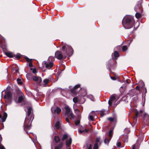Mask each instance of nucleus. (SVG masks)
<instances>
[{
  "mask_svg": "<svg viewBox=\"0 0 149 149\" xmlns=\"http://www.w3.org/2000/svg\"><path fill=\"white\" fill-rule=\"evenodd\" d=\"M55 149H61L56 146H55Z\"/></svg>",
  "mask_w": 149,
  "mask_h": 149,
  "instance_id": "57",
  "label": "nucleus"
},
{
  "mask_svg": "<svg viewBox=\"0 0 149 149\" xmlns=\"http://www.w3.org/2000/svg\"><path fill=\"white\" fill-rule=\"evenodd\" d=\"M32 121V120H31V121H30L28 123H26V119H25L24 123V129L27 134L28 133L27 130H30L31 128V124Z\"/></svg>",
  "mask_w": 149,
  "mask_h": 149,
  "instance_id": "7",
  "label": "nucleus"
},
{
  "mask_svg": "<svg viewBox=\"0 0 149 149\" xmlns=\"http://www.w3.org/2000/svg\"><path fill=\"white\" fill-rule=\"evenodd\" d=\"M134 21L133 18L126 17L122 22V24L123 26L126 29H130L132 27Z\"/></svg>",
  "mask_w": 149,
  "mask_h": 149,
  "instance_id": "2",
  "label": "nucleus"
},
{
  "mask_svg": "<svg viewBox=\"0 0 149 149\" xmlns=\"http://www.w3.org/2000/svg\"><path fill=\"white\" fill-rule=\"evenodd\" d=\"M84 96L81 95H78V96H76L75 97V103H78L80 104H82L85 101V99Z\"/></svg>",
  "mask_w": 149,
  "mask_h": 149,
  "instance_id": "6",
  "label": "nucleus"
},
{
  "mask_svg": "<svg viewBox=\"0 0 149 149\" xmlns=\"http://www.w3.org/2000/svg\"><path fill=\"white\" fill-rule=\"evenodd\" d=\"M135 91H132L131 92V93L132 94H133V95H134V93L135 92Z\"/></svg>",
  "mask_w": 149,
  "mask_h": 149,
  "instance_id": "59",
  "label": "nucleus"
},
{
  "mask_svg": "<svg viewBox=\"0 0 149 149\" xmlns=\"http://www.w3.org/2000/svg\"><path fill=\"white\" fill-rule=\"evenodd\" d=\"M68 137V135L67 134H64L63 135L62 138V140L64 141L66 139H67Z\"/></svg>",
  "mask_w": 149,
  "mask_h": 149,
  "instance_id": "33",
  "label": "nucleus"
},
{
  "mask_svg": "<svg viewBox=\"0 0 149 149\" xmlns=\"http://www.w3.org/2000/svg\"><path fill=\"white\" fill-rule=\"evenodd\" d=\"M74 101H75V100H74V97L73 98V102H74Z\"/></svg>",
  "mask_w": 149,
  "mask_h": 149,
  "instance_id": "60",
  "label": "nucleus"
},
{
  "mask_svg": "<svg viewBox=\"0 0 149 149\" xmlns=\"http://www.w3.org/2000/svg\"><path fill=\"white\" fill-rule=\"evenodd\" d=\"M60 139L58 136H55L54 137V140L56 143H58L60 141Z\"/></svg>",
  "mask_w": 149,
  "mask_h": 149,
  "instance_id": "27",
  "label": "nucleus"
},
{
  "mask_svg": "<svg viewBox=\"0 0 149 149\" xmlns=\"http://www.w3.org/2000/svg\"><path fill=\"white\" fill-rule=\"evenodd\" d=\"M15 72H17V73H19V69H16V70H15Z\"/></svg>",
  "mask_w": 149,
  "mask_h": 149,
  "instance_id": "55",
  "label": "nucleus"
},
{
  "mask_svg": "<svg viewBox=\"0 0 149 149\" xmlns=\"http://www.w3.org/2000/svg\"><path fill=\"white\" fill-rule=\"evenodd\" d=\"M70 92L71 95L73 96H74V86L72 89H70Z\"/></svg>",
  "mask_w": 149,
  "mask_h": 149,
  "instance_id": "30",
  "label": "nucleus"
},
{
  "mask_svg": "<svg viewBox=\"0 0 149 149\" xmlns=\"http://www.w3.org/2000/svg\"><path fill=\"white\" fill-rule=\"evenodd\" d=\"M116 99V97L114 96H111L110 97L109 100L108 101V104L109 105V106L110 107L112 105V102Z\"/></svg>",
  "mask_w": 149,
  "mask_h": 149,
  "instance_id": "15",
  "label": "nucleus"
},
{
  "mask_svg": "<svg viewBox=\"0 0 149 149\" xmlns=\"http://www.w3.org/2000/svg\"><path fill=\"white\" fill-rule=\"evenodd\" d=\"M5 99H7V98L10 99H11L12 97V95L10 91L8 90L5 92V95L4 96Z\"/></svg>",
  "mask_w": 149,
  "mask_h": 149,
  "instance_id": "13",
  "label": "nucleus"
},
{
  "mask_svg": "<svg viewBox=\"0 0 149 149\" xmlns=\"http://www.w3.org/2000/svg\"><path fill=\"white\" fill-rule=\"evenodd\" d=\"M77 92L79 94L84 97L87 94L86 90L82 88H80V90Z\"/></svg>",
  "mask_w": 149,
  "mask_h": 149,
  "instance_id": "10",
  "label": "nucleus"
},
{
  "mask_svg": "<svg viewBox=\"0 0 149 149\" xmlns=\"http://www.w3.org/2000/svg\"><path fill=\"white\" fill-rule=\"evenodd\" d=\"M142 85V83L141 84V85ZM141 86V85H138L135 88V89L138 90V91H139L140 90V88Z\"/></svg>",
  "mask_w": 149,
  "mask_h": 149,
  "instance_id": "44",
  "label": "nucleus"
},
{
  "mask_svg": "<svg viewBox=\"0 0 149 149\" xmlns=\"http://www.w3.org/2000/svg\"><path fill=\"white\" fill-rule=\"evenodd\" d=\"M64 109L65 110V115L69 117L71 120L73 119L74 118V114L71 111L70 109L68 106H65Z\"/></svg>",
  "mask_w": 149,
  "mask_h": 149,
  "instance_id": "4",
  "label": "nucleus"
},
{
  "mask_svg": "<svg viewBox=\"0 0 149 149\" xmlns=\"http://www.w3.org/2000/svg\"><path fill=\"white\" fill-rule=\"evenodd\" d=\"M33 80L36 81H38L39 83L41 82V77L38 78L37 77H33Z\"/></svg>",
  "mask_w": 149,
  "mask_h": 149,
  "instance_id": "21",
  "label": "nucleus"
},
{
  "mask_svg": "<svg viewBox=\"0 0 149 149\" xmlns=\"http://www.w3.org/2000/svg\"><path fill=\"white\" fill-rule=\"evenodd\" d=\"M81 129H80L79 130V132L80 133H83L84 132H85L86 133H88V132L89 131V128H86V127H85L84 128H84H83V130H81Z\"/></svg>",
  "mask_w": 149,
  "mask_h": 149,
  "instance_id": "17",
  "label": "nucleus"
},
{
  "mask_svg": "<svg viewBox=\"0 0 149 149\" xmlns=\"http://www.w3.org/2000/svg\"><path fill=\"white\" fill-rule=\"evenodd\" d=\"M89 119L91 121H94V117L91 115H89Z\"/></svg>",
  "mask_w": 149,
  "mask_h": 149,
  "instance_id": "42",
  "label": "nucleus"
},
{
  "mask_svg": "<svg viewBox=\"0 0 149 149\" xmlns=\"http://www.w3.org/2000/svg\"><path fill=\"white\" fill-rule=\"evenodd\" d=\"M0 123H1V122H0ZM1 128L0 127V130H1Z\"/></svg>",
  "mask_w": 149,
  "mask_h": 149,
  "instance_id": "62",
  "label": "nucleus"
},
{
  "mask_svg": "<svg viewBox=\"0 0 149 149\" xmlns=\"http://www.w3.org/2000/svg\"><path fill=\"white\" fill-rule=\"evenodd\" d=\"M52 77L51 76L49 79H45L43 81V82L45 85H47L49 82L52 81Z\"/></svg>",
  "mask_w": 149,
  "mask_h": 149,
  "instance_id": "19",
  "label": "nucleus"
},
{
  "mask_svg": "<svg viewBox=\"0 0 149 149\" xmlns=\"http://www.w3.org/2000/svg\"><path fill=\"white\" fill-rule=\"evenodd\" d=\"M108 120L110 121V122H113L114 120V118H113L110 117L108 118Z\"/></svg>",
  "mask_w": 149,
  "mask_h": 149,
  "instance_id": "45",
  "label": "nucleus"
},
{
  "mask_svg": "<svg viewBox=\"0 0 149 149\" xmlns=\"http://www.w3.org/2000/svg\"><path fill=\"white\" fill-rule=\"evenodd\" d=\"M135 91V90L133 89L129 91V92L127 93V95H129L130 96L132 97L134 96L133 94L131 93L132 91Z\"/></svg>",
  "mask_w": 149,
  "mask_h": 149,
  "instance_id": "31",
  "label": "nucleus"
},
{
  "mask_svg": "<svg viewBox=\"0 0 149 149\" xmlns=\"http://www.w3.org/2000/svg\"><path fill=\"white\" fill-rule=\"evenodd\" d=\"M122 48V50L123 52H125L128 49L127 46L126 45H124L122 47L120 46H117L116 47V49L117 50H120Z\"/></svg>",
  "mask_w": 149,
  "mask_h": 149,
  "instance_id": "14",
  "label": "nucleus"
},
{
  "mask_svg": "<svg viewBox=\"0 0 149 149\" xmlns=\"http://www.w3.org/2000/svg\"><path fill=\"white\" fill-rule=\"evenodd\" d=\"M74 104H73V106H74Z\"/></svg>",
  "mask_w": 149,
  "mask_h": 149,
  "instance_id": "63",
  "label": "nucleus"
},
{
  "mask_svg": "<svg viewBox=\"0 0 149 149\" xmlns=\"http://www.w3.org/2000/svg\"><path fill=\"white\" fill-rule=\"evenodd\" d=\"M143 112V111L142 110H140L139 111H136L135 112L136 116L134 117V119L136 120V118L139 115H141Z\"/></svg>",
  "mask_w": 149,
  "mask_h": 149,
  "instance_id": "18",
  "label": "nucleus"
},
{
  "mask_svg": "<svg viewBox=\"0 0 149 149\" xmlns=\"http://www.w3.org/2000/svg\"><path fill=\"white\" fill-rule=\"evenodd\" d=\"M128 136L127 135L123 136V140L124 142H127L128 141Z\"/></svg>",
  "mask_w": 149,
  "mask_h": 149,
  "instance_id": "26",
  "label": "nucleus"
},
{
  "mask_svg": "<svg viewBox=\"0 0 149 149\" xmlns=\"http://www.w3.org/2000/svg\"><path fill=\"white\" fill-rule=\"evenodd\" d=\"M72 142V139L70 138L69 140H66V146L67 147H69L71 145Z\"/></svg>",
  "mask_w": 149,
  "mask_h": 149,
  "instance_id": "20",
  "label": "nucleus"
},
{
  "mask_svg": "<svg viewBox=\"0 0 149 149\" xmlns=\"http://www.w3.org/2000/svg\"><path fill=\"white\" fill-rule=\"evenodd\" d=\"M44 64L45 65V68L49 69L52 68L54 65V63L52 62H45Z\"/></svg>",
  "mask_w": 149,
  "mask_h": 149,
  "instance_id": "11",
  "label": "nucleus"
},
{
  "mask_svg": "<svg viewBox=\"0 0 149 149\" xmlns=\"http://www.w3.org/2000/svg\"><path fill=\"white\" fill-rule=\"evenodd\" d=\"M0 149H6L4 146L1 143L0 144Z\"/></svg>",
  "mask_w": 149,
  "mask_h": 149,
  "instance_id": "47",
  "label": "nucleus"
},
{
  "mask_svg": "<svg viewBox=\"0 0 149 149\" xmlns=\"http://www.w3.org/2000/svg\"><path fill=\"white\" fill-rule=\"evenodd\" d=\"M126 82L127 84H129L130 83L131 81L129 79H127L126 80Z\"/></svg>",
  "mask_w": 149,
  "mask_h": 149,
  "instance_id": "52",
  "label": "nucleus"
},
{
  "mask_svg": "<svg viewBox=\"0 0 149 149\" xmlns=\"http://www.w3.org/2000/svg\"><path fill=\"white\" fill-rule=\"evenodd\" d=\"M141 85L142 88L145 91V93H147V89L145 87V84L143 82H142V85Z\"/></svg>",
  "mask_w": 149,
  "mask_h": 149,
  "instance_id": "29",
  "label": "nucleus"
},
{
  "mask_svg": "<svg viewBox=\"0 0 149 149\" xmlns=\"http://www.w3.org/2000/svg\"><path fill=\"white\" fill-rule=\"evenodd\" d=\"M68 149H71L70 148H69Z\"/></svg>",
  "mask_w": 149,
  "mask_h": 149,
  "instance_id": "64",
  "label": "nucleus"
},
{
  "mask_svg": "<svg viewBox=\"0 0 149 149\" xmlns=\"http://www.w3.org/2000/svg\"><path fill=\"white\" fill-rule=\"evenodd\" d=\"M114 61L113 59L109 60L107 62V67L108 69L111 70L110 68H112L115 64Z\"/></svg>",
  "mask_w": 149,
  "mask_h": 149,
  "instance_id": "8",
  "label": "nucleus"
},
{
  "mask_svg": "<svg viewBox=\"0 0 149 149\" xmlns=\"http://www.w3.org/2000/svg\"><path fill=\"white\" fill-rule=\"evenodd\" d=\"M66 121L68 123H70V121L68 118L67 117L65 118Z\"/></svg>",
  "mask_w": 149,
  "mask_h": 149,
  "instance_id": "51",
  "label": "nucleus"
},
{
  "mask_svg": "<svg viewBox=\"0 0 149 149\" xmlns=\"http://www.w3.org/2000/svg\"><path fill=\"white\" fill-rule=\"evenodd\" d=\"M143 123L145 125H147L149 122V116L147 114L144 113L143 116Z\"/></svg>",
  "mask_w": 149,
  "mask_h": 149,
  "instance_id": "9",
  "label": "nucleus"
},
{
  "mask_svg": "<svg viewBox=\"0 0 149 149\" xmlns=\"http://www.w3.org/2000/svg\"><path fill=\"white\" fill-rule=\"evenodd\" d=\"M0 125H2V129H3L4 127L3 124L1 122V123H0Z\"/></svg>",
  "mask_w": 149,
  "mask_h": 149,
  "instance_id": "54",
  "label": "nucleus"
},
{
  "mask_svg": "<svg viewBox=\"0 0 149 149\" xmlns=\"http://www.w3.org/2000/svg\"><path fill=\"white\" fill-rule=\"evenodd\" d=\"M111 139L110 138L109 139L108 138H106L104 140V142L105 144L108 143Z\"/></svg>",
  "mask_w": 149,
  "mask_h": 149,
  "instance_id": "38",
  "label": "nucleus"
},
{
  "mask_svg": "<svg viewBox=\"0 0 149 149\" xmlns=\"http://www.w3.org/2000/svg\"><path fill=\"white\" fill-rule=\"evenodd\" d=\"M98 146L97 143H95L93 147V149H98Z\"/></svg>",
  "mask_w": 149,
  "mask_h": 149,
  "instance_id": "40",
  "label": "nucleus"
},
{
  "mask_svg": "<svg viewBox=\"0 0 149 149\" xmlns=\"http://www.w3.org/2000/svg\"><path fill=\"white\" fill-rule=\"evenodd\" d=\"M121 142L120 141L118 142L116 144V146L118 147L121 148L122 147L121 146Z\"/></svg>",
  "mask_w": 149,
  "mask_h": 149,
  "instance_id": "43",
  "label": "nucleus"
},
{
  "mask_svg": "<svg viewBox=\"0 0 149 149\" xmlns=\"http://www.w3.org/2000/svg\"><path fill=\"white\" fill-rule=\"evenodd\" d=\"M24 98L21 95L18 97V103H21L23 100Z\"/></svg>",
  "mask_w": 149,
  "mask_h": 149,
  "instance_id": "34",
  "label": "nucleus"
},
{
  "mask_svg": "<svg viewBox=\"0 0 149 149\" xmlns=\"http://www.w3.org/2000/svg\"><path fill=\"white\" fill-rule=\"evenodd\" d=\"M26 115V116L25 119H26V123H28L30 121H31V120H33L34 119V114L32 107H29L28 108Z\"/></svg>",
  "mask_w": 149,
  "mask_h": 149,
  "instance_id": "3",
  "label": "nucleus"
},
{
  "mask_svg": "<svg viewBox=\"0 0 149 149\" xmlns=\"http://www.w3.org/2000/svg\"><path fill=\"white\" fill-rule=\"evenodd\" d=\"M113 134V131L112 130H110L109 132V136L110 139H111Z\"/></svg>",
  "mask_w": 149,
  "mask_h": 149,
  "instance_id": "36",
  "label": "nucleus"
},
{
  "mask_svg": "<svg viewBox=\"0 0 149 149\" xmlns=\"http://www.w3.org/2000/svg\"><path fill=\"white\" fill-rule=\"evenodd\" d=\"M17 81L18 84L20 85H22V82L21 81V80L19 78H17Z\"/></svg>",
  "mask_w": 149,
  "mask_h": 149,
  "instance_id": "41",
  "label": "nucleus"
},
{
  "mask_svg": "<svg viewBox=\"0 0 149 149\" xmlns=\"http://www.w3.org/2000/svg\"><path fill=\"white\" fill-rule=\"evenodd\" d=\"M31 70H33L32 72L33 73H36L37 72V70L36 68H35L33 69L32 68H31Z\"/></svg>",
  "mask_w": 149,
  "mask_h": 149,
  "instance_id": "46",
  "label": "nucleus"
},
{
  "mask_svg": "<svg viewBox=\"0 0 149 149\" xmlns=\"http://www.w3.org/2000/svg\"><path fill=\"white\" fill-rule=\"evenodd\" d=\"M132 149H135V146L134 145L133 146Z\"/></svg>",
  "mask_w": 149,
  "mask_h": 149,
  "instance_id": "56",
  "label": "nucleus"
},
{
  "mask_svg": "<svg viewBox=\"0 0 149 149\" xmlns=\"http://www.w3.org/2000/svg\"><path fill=\"white\" fill-rule=\"evenodd\" d=\"M111 78L113 80H115L116 79V78L114 77H111Z\"/></svg>",
  "mask_w": 149,
  "mask_h": 149,
  "instance_id": "53",
  "label": "nucleus"
},
{
  "mask_svg": "<svg viewBox=\"0 0 149 149\" xmlns=\"http://www.w3.org/2000/svg\"><path fill=\"white\" fill-rule=\"evenodd\" d=\"M75 113L77 114V120H75V125H77L80 123V120L81 119V113L79 110L75 109Z\"/></svg>",
  "mask_w": 149,
  "mask_h": 149,
  "instance_id": "5",
  "label": "nucleus"
},
{
  "mask_svg": "<svg viewBox=\"0 0 149 149\" xmlns=\"http://www.w3.org/2000/svg\"><path fill=\"white\" fill-rule=\"evenodd\" d=\"M5 55L9 57L12 58L14 57V55L12 54V53L11 52H5Z\"/></svg>",
  "mask_w": 149,
  "mask_h": 149,
  "instance_id": "23",
  "label": "nucleus"
},
{
  "mask_svg": "<svg viewBox=\"0 0 149 149\" xmlns=\"http://www.w3.org/2000/svg\"><path fill=\"white\" fill-rule=\"evenodd\" d=\"M120 101H118L117 102L116 104H114V107H115L118 104L120 103Z\"/></svg>",
  "mask_w": 149,
  "mask_h": 149,
  "instance_id": "49",
  "label": "nucleus"
},
{
  "mask_svg": "<svg viewBox=\"0 0 149 149\" xmlns=\"http://www.w3.org/2000/svg\"><path fill=\"white\" fill-rule=\"evenodd\" d=\"M30 75V74H26V76H27V77H29Z\"/></svg>",
  "mask_w": 149,
  "mask_h": 149,
  "instance_id": "58",
  "label": "nucleus"
},
{
  "mask_svg": "<svg viewBox=\"0 0 149 149\" xmlns=\"http://www.w3.org/2000/svg\"><path fill=\"white\" fill-rule=\"evenodd\" d=\"M21 55L19 53H18L16 55H14V57L18 59L21 58Z\"/></svg>",
  "mask_w": 149,
  "mask_h": 149,
  "instance_id": "35",
  "label": "nucleus"
},
{
  "mask_svg": "<svg viewBox=\"0 0 149 149\" xmlns=\"http://www.w3.org/2000/svg\"><path fill=\"white\" fill-rule=\"evenodd\" d=\"M63 146V143L62 142H61L56 146L60 149H61V148Z\"/></svg>",
  "mask_w": 149,
  "mask_h": 149,
  "instance_id": "39",
  "label": "nucleus"
},
{
  "mask_svg": "<svg viewBox=\"0 0 149 149\" xmlns=\"http://www.w3.org/2000/svg\"><path fill=\"white\" fill-rule=\"evenodd\" d=\"M51 111L53 113H55L56 112L58 114H59L61 112V109L58 107H57L56 109L52 108Z\"/></svg>",
  "mask_w": 149,
  "mask_h": 149,
  "instance_id": "12",
  "label": "nucleus"
},
{
  "mask_svg": "<svg viewBox=\"0 0 149 149\" xmlns=\"http://www.w3.org/2000/svg\"><path fill=\"white\" fill-rule=\"evenodd\" d=\"M135 16L137 18L139 19L142 16L141 13H137L135 14Z\"/></svg>",
  "mask_w": 149,
  "mask_h": 149,
  "instance_id": "37",
  "label": "nucleus"
},
{
  "mask_svg": "<svg viewBox=\"0 0 149 149\" xmlns=\"http://www.w3.org/2000/svg\"><path fill=\"white\" fill-rule=\"evenodd\" d=\"M92 145L91 144H90L88 148V149H92Z\"/></svg>",
  "mask_w": 149,
  "mask_h": 149,
  "instance_id": "50",
  "label": "nucleus"
},
{
  "mask_svg": "<svg viewBox=\"0 0 149 149\" xmlns=\"http://www.w3.org/2000/svg\"><path fill=\"white\" fill-rule=\"evenodd\" d=\"M24 58L26 60V61L28 62H29V66L30 67H31L33 66V65L32 63V59H29V58L27 56H25L24 57Z\"/></svg>",
  "mask_w": 149,
  "mask_h": 149,
  "instance_id": "16",
  "label": "nucleus"
},
{
  "mask_svg": "<svg viewBox=\"0 0 149 149\" xmlns=\"http://www.w3.org/2000/svg\"><path fill=\"white\" fill-rule=\"evenodd\" d=\"M81 85L80 84H78L76 85H75V95H77V94H76L78 92V89L79 88L80 89V88H81L80 87Z\"/></svg>",
  "mask_w": 149,
  "mask_h": 149,
  "instance_id": "25",
  "label": "nucleus"
},
{
  "mask_svg": "<svg viewBox=\"0 0 149 149\" xmlns=\"http://www.w3.org/2000/svg\"><path fill=\"white\" fill-rule=\"evenodd\" d=\"M113 56L115 57L114 60L115 61L117 59V58L119 56V55L117 51H115L113 53Z\"/></svg>",
  "mask_w": 149,
  "mask_h": 149,
  "instance_id": "24",
  "label": "nucleus"
},
{
  "mask_svg": "<svg viewBox=\"0 0 149 149\" xmlns=\"http://www.w3.org/2000/svg\"><path fill=\"white\" fill-rule=\"evenodd\" d=\"M107 112V113L108 114L109 113V111L108 110Z\"/></svg>",
  "mask_w": 149,
  "mask_h": 149,
  "instance_id": "61",
  "label": "nucleus"
},
{
  "mask_svg": "<svg viewBox=\"0 0 149 149\" xmlns=\"http://www.w3.org/2000/svg\"><path fill=\"white\" fill-rule=\"evenodd\" d=\"M7 117V114L6 112H4L3 113V115L2 118V122H4Z\"/></svg>",
  "mask_w": 149,
  "mask_h": 149,
  "instance_id": "22",
  "label": "nucleus"
},
{
  "mask_svg": "<svg viewBox=\"0 0 149 149\" xmlns=\"http://www.w3.org/2000/svg\"><path fill=\"white\" fill-rule=\"evenodd\" d=\"M61 51H57L55 53V56L58 60L65 59L66 55L70 56L73 54L74 50L71 47L65 45L62 47Z\"/></svg>",
  "mask_w": 149,
  "mask_h": 149,
  "instance_id": "1",
  "label": "nucleus"
},
{
  "mask_svg": "<svg viewBox=\"0 0 149 149\" xmlns=\"http://www.w3.org/2000/svg\"><path fill=\"white\" fill-rule=\"evenodd\" d=\"M55 127L57 129L60 128V123L59 121H58L56 122L55 125Z\"/></svg>",
  "mask_w": 149,
  "mask_h": 149,
  "instance_id": "32",
  "label": "nucleus"
},
{
  "mask_svg": "<svg viewBox=\"0 0 149 149\" xmlns=\"http://www.w3.org/2000/svg\"><path fill=\"white\" fill-rule=\"evenodd\" d=\"M100 115L102 117L103 116L105 115L106 114V113H105L106 111L104 109H102L100 111Z\"/></svg>",
  "mask_w": 149,
  "mask_h": 149,
  "instance_id": "28",
  "label": "nucleus"
},
{
  "mask_svg": "<svg viewBox=\"0 0 149 149\" xmlns=\"http://www.w3.org/2000/svg\"><path fill=\"white\" fill-rule=\"evenodd\" d=\"M100 140V137L97 138L96 139V143H97V142H98Z\"/></svg>",
  "mask_w": 149,
  "mask_h": 149,
  "instance_id": "48",
  "label": "nucleus"
}]
</instances>
